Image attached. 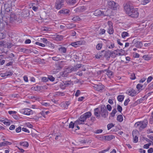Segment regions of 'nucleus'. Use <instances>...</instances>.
I'll use <instances>...</instances> for the list:
<instances>
[{"label":"nucleus","mask_w":153,"mask_h":153,"mask_svg":"<svg viewBox=\"0 0 153 153\" xmlns=\"http://www.w3.org/2000/svg\"><path fill=\"white\" fill-rule=\"evenodd\" d=\"M141 122L140 121L137 122L135 123L134 126L136 128H138L139 129L141 130V128H140L141 126Z\"/></svg>","instance_id":"26"},{"label":"nucleus","mask_w":153,"mask_h":153,"mask_svg":"<svg viewBox=\"0 0 153 153\" xmlns=\"http://www.w3.org/2000/svg\"><path fill=\"white\" fill-rule=\"evenodd\" d=\"M63 84H64V85L66 87L69 86V85H71V84H72L71 81L70 80L66 81L64 82H62Z\"/></svg>","instance_id":"27"},{"label":"nucleus","mask_w":153,"mask_h":153,"mask_svg":"<svg viewBox=\"0 0 153 153\" xmlns=\"http://www.w3.org/2000/svg\"><path fill=\"white\" fill-rule=\"evenodd\" d=\"M102 46V44H98L96 46V48L97 50H100L101 49Z\"/></svg>","instance_id":"50"},{"label":"nucleus","mask_w":153,"mask_h":153,"mask_svg":"<svg viewBox=\"0 0 153 153\" xmlns=\"http://www.w3.org/2000/svg\"><path fill=\"white\" fill-rule=\"evenodd\" d=\"M83 43V42L82 40L78 41L76 42H74L71 44V45L75 47H76L79 45H82Z\"/></svg>","instance_id":"10"},{"label":"nucleus","mask_w":153,"mask_h":153,"mask_svg":"<svg viewBox=\"0 0 153 153\" xmlns=\"http://www.w3.org/2000/svg\"><path fill=\"white\" fill-rule=\"evenodd\" d=\"M100 109L99 108H97L94 109V114L97 117H100Z\"/></svg>","instance_id":"19"},{"label":"nucleus","mask_w":153,"mask_h":153,"mask_svg":"<svg viewBox=\"0 0 153 153\" xmlns=\"http://www.w3.org/2000/svg\"><path fill=\"white\" fill-rule=\"evenodd\" d=\"M63 36L61 35H56L55 37V39L57 41H60L63 39Z\"/></svg>","instance_id":"24"},{"label":"nucleus","mask_w":153,"mask_h":153,"mask_svg":"<svg viewBox=\"0 0 153 153\" xmlns=\"http://www.w3.org/2000/svg\"><path fill=\"white\" fill-rule=\"evenodd\" d=\"M74 68L73 67H68L65 69V70H67L68 72H68H67L68 73H71L72 71H74Z\"/></svg>","instance_id":"40"},{"label":"nucleus","mask_w":153,"mask_h":153,"mask_svg":"<svg viewBox=\"0 0 153 153\" xmlns=\"http://www.w3.org/2000/svg\"><path fill=\"white\" fill-rule=\"evenodd\" d=\"M48 80H50L51 81L53 82L55 78L52 76H49L48 77Z\"/></svg>","instance_id":"55"},{"label":"nucleus","mask_w":153,"mask_h":153,"mask_svg":"<svg viewBox=\"0 0 153 153\" xmlns=\"http://www.w3.org/2000/svg\"><path fill=\"white\" fill-rule=\"evenodd\" d=\"M106 46L109 49H111L114 48V43L108 41L107 42Z\"/></svg>","instance_id":"15"},{"label":"nucleus","mask_w":153,"mask_h":153,"mask_svg":"<svg viewBox=\"0 0 153 153\" xmlns=\"http://www.w3.org/2000/svg\"><path fill=\"white\" fill-rule=\"evenodd\" d=\"M58 13L66 16H69L70 15V11L68 9L63 8L60 10Z\"/></svg>","instance_id":"8"},{"label":"nucleus","mask_w":153,"mask_h":153,"mask_svg":"<svg viewBox=\"0 0 153 153\" xmlns=\"http://www.w3.org/2000/svg\"><path fill=\"white\" fill-rule=\"evenodd\" d=\"M19 144L20 145L26 147H27L29 146L28 143L27 142H20Z\"/></svg>","instance_id":"30"},{"label":"nucleus","mask_w":153,"mask_h":153,"mask_svg":"<svg viewBox=\"0 0 153 153\" xmlns=\"http://www.w3.org/2000/svg\"><path fill=\"white\" fill-rule=\"evenodd\" d=\"M14 57V54L11 53L10 54H9L7 56V58H10L11 60H12L13 59V57Z\"/></svg>","instance_id":"47"},{"label":"nucleus","mask_w":153,"mask_h":153,"mask_svg":"<svg viewBox=\"0 0 153 153\" xmlns=\"http://www.w3.org/2000/svg\"><path fill=\"white\" fill-rule=\"evenodd\" d=\"M114 125L113 123H109L107 125V127L108 130H110L112 127L114 126Z\"/></svg>","instance_id":"45"},{"label":"nucleus","mask_w":153,"mask_h":153,"mask_svg":"<svg viewBox=\"0 0 153 153\" xmlns=\"http://www.w3.org/2000/svg\"><path fill=\"white\" fill-rule=\"evenodd\" d=\"M52 59L54 61H58L59 60L62 59L63 58L62 57L61 55H57L56 56L53 57H52Z\"/></svg>","instance_id":"18"},{"label":"nucleus","mask_w":153,"mask_h":153,"mask_svg":"<svg viewBox=\"0 0 153 153\" xmlns=\"http://www.w3.org/2000/svg\"><path fill=\"white\" fill-rule=\"evenodd\" d=\"M3 58V56L2 55H0V65H3L5 62V61L2 59Z\"/></svg>","instance_id":"35"},{"label":"nucleus","mask_w":153,"mask_h":153,"mask_svg":"<svg viewBox=\"0 0 153 153\" xmlns=\"http://www.w3.org/2000/svg\"><path fill=\"white\" fill-rule=\"evenodd\" d=\"M110 54V52L109 51H104V57H105L109 58Z\"/></svg>","instance_id":"37"},{"label":"nucleus","mask_w":153,"mask_h":153,"mask_svg":"<svg viewBox=\"0 0 153 153\" xmlns=\"http://www.w3.org/2000/svg\"><path fill=\"white\" fill-rule=\"evenodd\" d=\"M151 0H143L142 1V4L143 5H145L149 3L150 2Z\"/></svg>","instance_id":"42"},{"label":"nucleus","mask_w":153,"mask_h":153,"mask_svg":"<svg viewBox=\"0 0 153 153\" xmlns=\"http://www.w3.org/2000/svg\"><path fill=\"white\" fill-rule=\"evenodd\" d=\"M115 51L112 52H110V56L112 58H115L117 55V53L115 52Z\"/></svg>","instance_id":"33"},{"label":"nucleus","mask_w":153,"mask_h":153,"mask_svg":"<svg viewBox=\"0 0 153 153\" xmlns=\"http://www.w3.org/2000/svg\"><path fill=\"white\" fill-rule=\"evenodd\" d=\"M65 62L64 61H61L59 62H57L55 65V67L56 69V71L58 72L62 68V66H61L62 63H64L63 65L65 64Z\"/></svg>","instance_id":"7"},{"label":"nucleus","mask_w":153,"mask_h":153,"mask_svg":"<svg viewBox=\"0 0 153 153\" xmlns=\"http://www.w3.org/2000/svg\"><path fill=\"white\" fill-rule=\"evenodd\" d=\"M140 122L141 124L140 128L141 129L144 128L146 127L148 122L147 119H144L143 121H140Z\"/></svg>","instance_id":"11"},{"label":"nucleus","mask_w":153,"mask_h":153,"mask_svg":"<svg viewBox=\"0 0 153 153\" xmlns=\"http://www.w3.org/2000/svg\"><path fill=\"white\" fill-rule=\"evenodd\" d=\"M137 132L136 131H133L132 132V134L134 138L133 142L134 143H137L138 141V138L136 135Z\"/></svg>","instance_id":"14"},{"label":"nucleus","mask_w":153,"mask_h":153,"mask_svg":"<svg viewBox=\"0 0 153 153\" xmlns=\"http://www.w3.org/2000/svg\"><path fill=\"white\" fill-rule=\"evenodd\" d=\"M108 112L106 109V108L105 105H102L101 106L100 114L101 116L104 118L108 117Z\"/></svg>","instance_id":"2"},{"label":"nucleus","mask_w":153,"mask_h":153,"mask_svg":"<svg viewBox=\"0 0 153 153\" xmlns=\"http://www.w3.org/2000/svg\"><path fill=\"white\" fill-rule=\"evenodd\" d=\"M108 33L110 34H111L113 33L114 32V30L113 28V27H109V28L108 29Z\"/></svg>","instance_id":"34"},{"label":"nucleus","mask_w":153,"mask_h":153,"mask_svg":"<svg viewBox=\"0 0 153 153\" xmlns=\"http://www.w3.org/2000/svg\"><path fill=\"white\" fill-rule=\"evenodd\" d=\"M130 100L129 99H127L124 102V105L125 106H126L128 104L129 102L130 101Z\"/></svg>","instance_id":"61"},{"label":"nucleus","mask_w":153,"mask_h":153,"mask_svg":"<svg viewBox=\"0 0 153 153\" xmlns=\"http://www.w3.org/2000/svg\"><path fill=\"white\" fill-rule=\"evenodd\" d=\"M105 71L107 72V75L109 77H110L113 75V73L111 71L108 70H105Z\"/></svg>","instance_id":"29"},{"label":"nucleus","mask_w":153,"mask_h":153,"mask_svg":"<svg viewBox=\"0 0 153 153\" xmlns=\"http://www.w3.org/2000/svg\"><path fill=\"white\" fill-rule=\"evenodd\" d=\"M96 138L100 140H104V136L102 135H99L96 137Z\"/></svg>","instance_id":"32"},{"label":"nucleus","mask_w":153,"mask_h":153,"mask_svg":"<svg viewBox=\"0 0 153 153\" xmlns=\"http://www.w3.org/2000/svg\"><path fill=\"white\" fill-rule=\"evenodd\" d=\"M17 18L16 15L14 14H12L10 15V21L12 22H14L16 20Z\"/></svg>","instance_id":"25"},{"label":"nucleus","mask_w":153,"mask_h":153,"mask_svg":"<svg viewBox=\"0 0 153 153\" xmlns=\"http://www.w3.org/2000/svg\"><path fill=\"white\" fill-rule=\"evenodd\" d=\"M143 86V85L140 84H138L136 86V88L138 90L140 89L142 90Z\"/></svg>","instance_id":"49"},{"label":"nucleus","mask_w":153,"mask_h":153,"mask_svg":"<svg viewBox=\"0 0 153 153\" xmlns=\"http://www.w3.org/2000/svg\"><path fill=\"white\" fill-rule=\"evenodd\" d=\"M143 58L145 60H149L151 58L149 55H146L143 56Z\"/></svg>","instance_id":"39"},{"label":"nucleus","mask_w":153,"mask_h":153,"mask_svg":"<svg viewBox=\"0 0 153 153\" xmlns=\"http://www.w3.org/2000/svg\"><path fill=\"white\" fill-rule=\"evenodd\" d=\"M80 119L81 120V121L82 122H84L85 121L86 119V118L84 116L83 114L80 117Z\"/></svg>","instance_id":"48"},{"label":"nucleus","mask_w":153,"mask_h":153,"mask_svg":"<svg viewBox=\"0 0 153 153\" xmlns=\"http://www.w3.org/2000/svg\"><path fill=\"white\" fill-rule=\"evenodd\" d=\"M78 0H66L67 3L70 5H73L76 3Z\"/></svg>","instance_id":"23"},{"label":"nucleus","mask_w":153,"mask_h":153,"mask_svg":"<svg viewBox=\"0 0 153 153\" xmlns=\"http://www.w3.org/2000/svg\"><path fill=\"white\" fill-rule=\"evenodd\" d=\"M99 56H100L101 57H104V50L101 51L100 52L98 53Z\"/></svg>","instance_id":"51"},{"label":"nucleus","mask_w":153,"mask_h":153,"mask_svg":"<svg viewBox=\"0 0 153 153\" xmlns=\"http://www.w3.org/2000/svg\"><path fill=\"white\" fill-rule=\"evenodd\" d=\"M105 30L104 29H101L99 31V33L100 34L102 35L105 33Z\"/></svg>","instance_id":"52"},{"label":"nucleus","mask_w":153,"mask_h":153,"mask_svg":"<svg viewBox=\"0 0 153 153\" xmlns=\"http://www.w3.org/2000/svg\"><path fill=\"white\" fill-rule=\"evenodd\" d=\"M132 43L135 44V46L137 48H141L143 46V44L141 42L137 41L136 39H134L132 41Z\"/></svg>","instance_id":"9"},{"label":"nucleus","mask_w":153,"mask_h":153,"mask_svg":"<svg viewBox=\"0 0 153 153\" xmlns=\"http://www.w3.org/2000/svg\"><path fill=\"white\" fill-rule=\"evenodd\" d=\"M149 122L152 124L153 123V112L152 113L151 117L149 119Z\"/></svg>","instance_id":"54"},{"label":"nucleus","mask_w":153,"mask_h":153,"mask_svg":"<svg viewBox=\"0 0 153 153\" xmlns=\"http://www.w3.org/2000/svg\"><path fill=\"white\" fill-rule=\"evenodd\" d=\"M64 0H57L55 2L54 7L57 10H59L64 5Z\"/></svg>","instance_id":"3"},{"label":"nucleus","mask_w":153,"mask_h":153,"mask_svg":"<svg viewBox=\"0 0 153 153\" xmlns=\"http://www.w3.org/2000/svg\"><path fill=\"white\" fill-rule=\"evenodd\" d=\"M103 131L102 129H100L96 130L94 133L96 134H100Z\"/></svg>","instance_id":"60"},{"label":"nucleus","mask_w":153,"mask_h":153,"mask_svg":"<svg viewBox=\"0 0 153 153\" xmlns=\"http://www.w3.org/2000/svg\"><path fill=\"white\" fill-rule=\"evenodd\" d=\"M76 123H74L73 122L71 121L68 127L69 128H74L75 124Z\"/></svg>","instance_id":"46"},{"label":"nucleus","mask_w":153,"mask_h":153,"mask_svg":"<svg viewBox=\"0 0 153 153\" xmlns=\"http://www.w3.org/2000/svg\"><path fill=\"white\" fill-rule=\"evenodd\" d=\"M127 94L131 96H134L136 95V91L133 89H131L128 92Z\"/></svg>","instance_id":"16"},{"label":"nucleus","mask_w":153,"mask_h":153,"mask_svg":"<svg viewBox=\"0 0 153 153\" xmlns=\"http://www.w3.org/2000/svg\"><path fill=\"white\" fill-rule=\"evenodd\" d=\"M81 92L80 90H78L76 91L75 94V96L76 97H78L80 94Z\"/></svg>","instance_id":"63"},{"label":"nucleus","mask_w":153,"mask_h":153,"mask_svg":"<svg viewBox=\"0 0 153 153\" xmlns=\"http://www.w3.org/2000/svg\"><path fill=\"white\" fill-rule=\"evenodd\" d=\"M72 20L75 22H77L81 21V19L79 16H75L72 19Z\"/></svg>","instance_id":"28"},{"label":"nucleus","mask_w":153,"mask_h":153,"mask_svg":"<svg viewBox=\"0 0 153 153\" xmlns=\"http://www.w3.org/2000/svg\"><path fill=\"white\" fill-rule=\"evenodd\" d=\"M125 97V96L123 95H118L117 97V99L118 101L120 102H122Z\"/></svg>","instance_id":"22"},{"label":"nucleus","mask_w":153,"mask_h":153,"mask_svg":"<svg viewBox=\"0 0 153 153\" xmlns=\"http://www.w3.org/2000/svg\"><path fill=\"white\" fill-rule=\"evenodd\" d=\"M35 44L36 45H38L42 47H44L45 46V45L44 44L41 43H40L39 42H35Z\"/></svg>","instance_id":"58"},{"label":"nucleus","mask_w":153,"mask_h":153,"mask_svg":"<svg viewBox=\"0 0 153 153\" xmlns=\"http://www.w3.org/2000/svg\"><path fill=\"white\" fill-rule=\"evenodd\" d=\"M20 112L26 115H29L33 114V111L29 108H25L21 110Z\"/></svg>","instance_id":"6"},{"label":"nucleus","mask_w":153,"mask_h":153,"mask_svg":"<svg viewBox=\"0 0 153 153\" xmlns=\"http://www.w3.org/2000/svg\"><path fill=\"white\" fill-rule=\"evenodd\" d=\"M94 87L95 90L98 91H102L103 88V86L100 84L95 85Z\"/></svg>","instance_id":"13"},{"label":"nucleus","mask_w":153,"mask_h":153,"mask_svg":"<svg viewBox=\"0 0 153 153\" xmlns=\"http://www.w3.org/2000/svg\"><path fill=\"white\" fill-rule=\"evenodd\" d=\"M117 109L118 111L120 112H121L122 111V108L121 106L120 105H117Z\"/></svg>","instance_id":"53"},{"label":"nucleus","mask_w":153,"mask_h":153,"mask_svg":"<svg viewBox=\"0 0 153 153\" xmlns=\"http://www.w3.org/2000/svg\"><path fill=\"white\" fill-rule=\"evenodd\" d=\"M86 8L84 6H81L76 8L75 10L76 12H83L85 10Z\"/></svg>","instance_id":"12"},{"label":"nucleus","mask_w":153,"mask_h":153,"mask_svg":"<svg viewBox=\"0 0 153 153\" xmlns=\"http://www.w3.org/2000/svg\"><path fill=\"white\" fill-rule=\"evenodd\" d=\"M84 116L86 118V119L89 118L90 117L91 115V112L88 111L85 113L83 114Z\"/></svg>","instance_id":"31"},{"label":"nucleus","mask_w":153,"mask_h":153,"mask_svg":"<svg viewBox=\"0 0 153 153\" xmlns=\"http://www.w3.org/2000/svg\"><path fill=\"white\" fill-rule=\"evenodd\" d=\"M42 80L43 82H47L48 81V77L47 78L45 77H43L42 78Z\"/></svg>","instance_id":"59"},{"label":"nucleus","mask_w":153,"mask_h":153,"mask_svg":"<svg viewBox=\"0 0 153 153\" xmlns=\"http://www.w3.org/2000/svg\"><path fill=\"white\" fill-rule=\"evenodd\" d=\"M104 140L109 141L114 138L115 137L112 134L104 136Z\"/></svg>","instance_id":"17"},{"label":"nucleus","mask_w":153,"mask_h":153,"mask_svg":"<svg viewBox=\"0 0 153 153\" xmlns=\"http://www.w3.org/2000/svg\"><path fill=\"white\" fill-rule=\"evenodd\" d=\"M75 27V25L73 23H71L67 25L66 27L69 29H71Z\"/></svg>","instance_id":"36"},{"label":"nucleus","mask_w":153,"mask_h":153,"mask_svg":"<svg viewBox=\"0 0 153 153\" xmlns=\"http://www.w3.org/2000/svg\"><path fill=\"white\" fill-rule=\"evenodd\" d=\"M151 145V143H150L145 144L143 146V148L144 149H148L149 148V146Z\"/></svg>","instance_id":"56"},{"label":"nucleus","mask_w":153,"mask_h":153,"mask_svg":"<svg viewBox=\"0 0 153 153\" xmlns=\"http://www.w3.org/2000/svg\"><path fill=\"white\" fill-rule=\"evenodd\" d=\"M108 4L109 7L114 10L117 9L118 6V4L117 3L113 1H108Z\"/></svg>","instance_id":"4"},{"label":"nucleus","mask_w":153,"mask_h":153,"mask_svg":"<svg viewBox=\"0 0 153 153\" xmlns=\"http://www.w3.org/2000/svg\"><path fill=\"white\" fill-rule=\"evenodd\" d=\"M81 66L82 65L81 64H77L75 65L74 67H73L74 68V71H76L78 69L80 68L81 67Z\"/></svg>","instance_id":"41"},{"label":"nucleus","mask_w":153,"mask_h":153,"mask_svg":"<svg viewBox=\"0 0 153 153\" xmlns=\"http://www.w3.org/2000/svg\"><path fill=\"white\" fill-rule=\"evenodd\" d=\"M21 131V127L20 126H19L16 129V132L17 133H19Z\"/></svg>","instance_id":"62"},{"label":"nucleus","mask_w":153,"mask_h":153,"mask_svg":"<svg viewBox=\"0 0 153 153\" xmlns=\"http://www.w3.org/2000/svg\"><path fill=\"white\" fill-rule=\"evenodd\" d=\"M128 33L126 32H122L121 34L122 37L123 38H125L126 37L128 36Z\"/></svg>","instance_id":"43"},{"label":"nucleus","mask_w":153,"mask_h":153,"mask_svg":"<svg viewBox=\"0 0 153 153\" xmlns=\"http://www.w3.org/2000/svg\"><path fill=\"white\" fill-rule=\"evenodd\" d=\"M148 88L149 90L153 89V83L150 84L148 85Z\"/></svg>","instance_id":"64"},{"label":"nucleus","mask_w":153,"mask_h":153,"mask_svg":"<svg viewBox=\"0 0 153 153\" xmlns=\"http://www.w3.org/2000/svg\"><path fill=\"white\" fill-rule=\"evenodd\" d=\"M117 112V111L116 109V108H114L113 109L111 113H110V115L112 117H114L115 116V114Z\"/></svg>","instance_id":"44"},{"label":"nucleus","mask_w":153,"mask_h":153,"mask_svg":"<svg viewBox=\"0 0 153 153\" xmlns=\"http://www.w3.org/2000/svg\"><path fill=\"white\" fill-rule=\"evenodd\" d=\"M117 120L120 122H122L123 120V118L121 115H118L117 117Z\"/></svg>","instance_id":"38"},{"label":"nucleus","mask_w":153,"mask_h":153,"mask_svg":"<svg viewBox=\"0 0 153 153\" xmlns=\"http://www.w3.org/2000/svg\"><path fill=\"white\" fill-rule=\"evenodd\" d=\"M94 14L96 16H105L106 15L105 13V12L99 9H98L94 11Z\"/></svg>","instance_id":"5"},{"label":"nucleus","mask_w":153,"mask_h":153,"mask_svg":"<svg viewBox=\"0 0 153 153\" xmlns=\"http://www.w3.org/2000/svg\"><path fill=\"white\" fill-rule=\"evenodd\" d=\"M67 72L68 71L67 70H65L63 72L60 73V75L62 77H67L69 74Z\"/></svg>","instance_id":"21"},{"label":"nucleus","mask_w":153,"mask_h":153,"mask_svg":"<svg viewBox=\"0 0 153 153\" xmlns=\"http://www.w3.org/2000/svg\"><path fill=\"white\" fill-rule=\"evenodd\" d=\"M59 51L61 53H66L67 51V48L64 47H61L58 48Z\"/></svg>","instance_id":"20"},{"label":"nucleus","mask_w":153,"mask_h":153,"mask_svg":"<svg viewBox=\"0 0 153 153\" xmlns=\"http://www.w3.org/2000/svg\"><path fill=\"white\" fill-rule=\"evenodd\" d=\"M131 3L128 1L124 4V8L126 13L131 17L137 18L139 16V13L137 9L134 8L131 5Z\"/></svg>","instance_id":"1"},{"label":"nucleus","mask_w":153,"mask_h":153,"mask_svg":"<svg viewBox=\"0 0 153 153\" xmlns=\"http://www.w3.org/2000/svg\"><path fill=\"white\" fill-rule=\"evenodd\" d=\"M5 37V35L3 33L0 32V39H3Z\"/></svg>","instance_id":"57"}]
</instances>
